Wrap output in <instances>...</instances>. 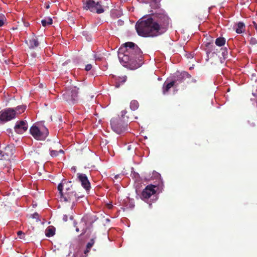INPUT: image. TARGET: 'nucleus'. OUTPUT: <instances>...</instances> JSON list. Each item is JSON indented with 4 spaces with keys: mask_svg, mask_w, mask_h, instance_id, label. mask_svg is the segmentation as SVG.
Instances as JSON below:
<instances>
[{
    "mask_svg": "<svg viewBox=\"0 0 257 257\" xmlns=\"http://www.w3.org/2000/svg\"><path fill=\"white\" fill-rule=\"evenodd\" d=\"M155 188H156V186L154 185L147 186L142 192L141 198L142 199H149L152 195L156 193Z\"/></svg>",
    "mask_w": 257,
    "mask_h": 257,
    "instance_id": "nucleus-13",
    "label": "nucleus"
},
{
    "mask_svg": "<svg viewBox=\"0 0 257 257\" xmlns=\"http://www.w3.org/2000/svg\"><path fill=\"white\" fill-rule=\"evenodd\" d=\"M127 53L134 62L139 60L142 56V51L140 48L134 43L132 42H126L123 44Z\"/></svg>",
    "mask_w": 257,
    "mask_h": 257,
    "instance_id": "nucleus-3",
    "label": "nucleus"
},
{
    "mask_svg": "<svg viewBox=\"0 0 257 257\" xmlns=\"http://www.w3.org/2000/svg\"><path fill=\"white\" fill-rule=\"evenodd\" d=\"M76 231L77 232H79V229L77 227H76Z\"/></svg>",
    "mask_w": 257,
    "mask_h": 257,
    "instance_id": "nucleus-36",
    "label": "nucleus"
},
{
    "mask_svg": "<svg viewBox=\"0 0 257 257\" xmlns=\"http://www.w3.org/2000/svg\"><path fill=\"white\" fill-rule=\"evenodd\" d=\"M53 23L52 18L49 17L45 18L41 21L42 25L43 27H46L47 25H51Z\"/></svg>",
    "mask_w": 257,
    "mask_h": 257,
    "instance_id": "nucleus-19",
    "label": "nucleus"
},
{
    "mask_svg": "<svg viewBox=\"0 0 257 257\" xmlns=\"http://www.w3.org/2000/svg\"><path fill=\"white\" fill-rule=\"evenodd\" d=\"M111 127L113 131L118 134L124 132L127 127V123L119 116L113 117L110 120Z\"/></svg>",
    "mask_w": 257,
    "mask_h": 257,
    "instance_id": "nucleus-5",
    "label": "nucleus"
},
{
    "mask_svg": "<svg viewBox=\"0 0 257 257\" xmlns=\"http://www.w3.org/2000/svg\"><path fill=\"white\" fill-rule=\"evenodd\" d=\"M192 67H190L189 69H191Z\"/></svg>",
    "mask_w": 257,
    "mask_h": 257,
    "instance_id": "nucleus-38",
    "label": "nucleus"
},
{
    "mask_svg": "<svg viewBox=\"0 0 257 257\" xmlns=\"http://www.w3.org/2000/svg\"><path fill=\"white\" fill-rule=\"evenodd\" d=\"M126 76H124L122 77V78H119V79L118 80V82H117L115 84V87L118 88L120 86V83L119 82H121L122 83H124L126 81Z\"/></svg>",
    "mask_w": 257,
    "mask_h": 257,
    "instance_id": "nucleus-22",
    "label": "nucleus"
},
{
    "mask_svg": "<svg viewBox=\"0 0 257 257\" xmlns=\"http://www.w3.org/2000/svg\"><path fill=\"white\" fill-rule=\"evenodd\" d=\"M77 178L78 181L81 183V186L86 191H89L91 189L90 183L86 174L78 173L77 174Z\"/></svg>",
    "mask_w": 257,
    "mask_h": 257,
    "instance_id": "nucleus-10",
    "label": "nucleus"
},
{
    "mask_svg": "<svg viewBox=\"0 0 257 257\" xmlns=\"http://www.w3.org/2000/svg\"><path fill=\"white\" fill-rule=\"evenodd\" d=\"M32 136L37 140H45L49 134L48 130L45 127L39 128L36 125H33L30 130Z\"/></svg>",
    "mask_w": 257,
    "mask_h": 257,
    "instance_id": "nucleus-6",
    "label": "nucleus"
},
{
    "mask_svg": "<svg viewBox=\"0 0 257 257\" xmlns=\"http://www.w3.org/2000/svg\"><path fill=\"white\" fill-rule=\"evenodd\" d=\"M126 113H127V111L126 110H123L121 111V117H123Z\"/></svg>",
    "mask_w": 257,
    "mask_h": 257,
    "instance_id": "nucleus-29",
    "label": "nucleus"
},
{
    "mask_svg": "<svg viewBox=\"0 0 257 257\" xmlns=\"http://www.w3.org/2000/svg\"><path fill=\"white\" fill-rule=\"evenodd\" d=\"M49 153H50V156L54 158V157H57L60 153L64 154V151L63 150L60 149H59V151H57V150L52 149V148H50L49 149Z\"/></svg>",
    "mask_w": 257,
    "mask_h": 257,
    "instance_id": "nucleus-18",
    "label": "nucleus"
},
{
    "mask_svg": "<svg viewBox=\"0 0 257 257\" xmlns=\"http://www.w3.org/2000/svg\"><path fill=\"white\" fill-rule=\"evenodd\" d=\"M90 249H88L87 247H86V249L84 250V253L86 254L87 253H88L90 251Z\"/></svg>",
    "mask_w": 257,
    "mask_h": 257,
    "instance_id": "nucleus-31",
    "label": "nucleus"
},
{
    "mask_svg": "<svg viewBox=\"0 0 257 257\" xmlns=\"http://www.w3.org/2000/svg\"><path fill=\"white\" fill-rule=\"evenodd\" d=\"M191 79V75L186 71L178 72L175 76L174 80L176 85H178L182 83H188Z\"/></svg>",
    "mask_w": 257,
    "mask_h": 257,
    "instance_id": "nucleus-9",
    "label": "nucleus"
},
{
    "mask_svg": "<svg viewBox=\"0 0 257 257\" xmlns=\"http://www.w3.org/2000/svg\"><path fill=\"white\" fill-rule=\"evenodd\" d=\"M14 147L12 145H8L5 148L4 152L0 151V161L3 160H9L11 157L14 151Z\"/></svg>",
    "mask_w": 257,
    "mask_h": 257,
    "instance_id": "nucleus-12",
    "label": "nucleus"
},
{
    "mask_svg": "<svg viewBox=\"0 0 257 257\" xmlns=\"http://www.w3.org/2000/svg\"><path fill=\"white\" fill-rule=\"evenodd\" d=\"M94 58H95L96 61H97V60L100 61L102 59V58L101 57L98 56L96 55H94Z\"/></svg>",
    "mask_w": 257,
    "mask_h": 257,
    "instance_id": "nucleus-28",
    "label": "nucleus"
},
{
    "mask_svg": "<svg viewBox=\"0 0 257 257\" xmlns=\"http://www.w3.org/2000/svg\"><path fill=\"white\" fill-rule=\"evenodd\" d=\"M45 8H46V9H48L50 8L49 5L45 4Z\"/></svg>",
    "mask_w": 257,
    "mask_h": 257,
    "instance_id": "nucleus-33",
    "label": "nucleus"
},
{
    "mask_svg": "<svg viewBox=\"0 0 257 257\" xmlns=\"http://www.w3.org/2000/svg\"><path fill=\"white\" fill-rule=\"evenodd\" d=\"M26 43L30 49H34L39 45V43L37 37L34 35L29 40V42L26 41Z\"/></svg>",
    "mask_w": 257,
    "mask_h": 257,
    "instance_id": "nucleus-15",
    "label": "nucleus"
},
{
    "mask_svg": "<svg viewBox=\"0 0 257 257\" xmlns=\"http://www.w3.org/2000/svg\"><path fill=\"white\" fill-rule=\"evenodd\" d=\"M139 103L138 101L136 100H133L130 103V108L132 110H135L139 108Z\"/></svg>",
    "mask_w": 257,
    "mask_h": 257,
    "instance_id": "nucleus-20",
    "label": "nucleus"
},
{
    "mask_svg": "<svg viewBox=\"0 0 257 257\" xmlns=\"http://www.w3.org/2000/svg\"><path fill=\"white\" fill-rule=\"evenodd\" d=\"M26 109V105H19L18 106L15 110H16V114L17 113H22V112H24V111Z\"/></svg>",
    "mask_w": 257,
    "mask_h": 257,
    "instance_id": "nucleus-21",
    "label": "nucleus"
},
{
    "mask_svg": "<svg viewBox=\"0 0 257 257\" xmlns=\"http://www.w3.org/2000/svg\"><path fill=\"white\" fill-rule=\"evenodd\" d=\"M161 0H152L151 8L158 10L149 17L140 19L136 24L138 34L142 37H156L166 32L169 24V18L163 10H159Z\"/></svg>",
    "mask_w": 257,
    "mask_h": 257,
    "instance_id": "nucleus-1",
    "label": "nucleus"
},
{
    "mask_svg": "<svg viewBox=\"0 0 257 257\" xmlns=\"http://www.w3.org/2000/svg\"><path fill=\"white\" fill-rule=\"evenodd\" d=\"M95 237L91 239L90 241L87 243V244L86 245V247H87L88 249H90L92 247V246L93 245V244H94V242H95Z\"/></svg>",
    "mask_w": 257,
    "mask_h": 257,
    "instance_id": "nucleus-23",
    "label": "nucleus"
},
{
    "mask_svg": "<svg viewBox=\"0 0 257 257\" xmlns=\"http://www.w3.org/2000/svg\"><path fill=\"white\" fill-rule=\"evenodd\" d=\"M32 218L37 219L39 218V214L38 213L35 212V213L32 215Z\"/></svg>",
    "mask_w": 257,
    "mask_h": 257,
    "instance_id": "nucleus-27",
    "label": "nucleus"
},
{
    "mask_svg": "<svg viewBox=\"0 0 257 257\" xmlns=\"http://www.w3.org/2000/svg\"><path fill=\"white\" fill-rule=\"evenodd\" d=\"M28 125L26 120H20L17 121L14 130L16 133L22 134L28 130Z\"/></svg>",
    "mask_w": 257,
    "mask_h": 257,
    "instance_id": "nucleus-14",
    "label": "nucleus"
},
{
    "mask_svg": "<svg viewBox=\"0 0 257 257\" xmlns=\"http://www.w3.org/2000/svg\"><path fill=\"white\" fill-rule=\"evenodd\" d=\"M6 21V19L4 16H0V27H2L4 25Z\"/></svg>",
    "mask_w": 257,
    "mask_h": 257,
    "instance_id": "nucleus-24",
    "label": "nucleus"
},
{
    "mask_svg": "<svg viewBox=\"0 0 257 257\" xmlns=\"http://www.w3.org/2000/svg\"><path fill=\"white\" fill-rule=\"evenodd\" d=\"M71 169H72V170H73V171H74V172H76V168H75V167H72V168H71Z\"/></svg>",
    "mask_w": 257,
    "mask_h": 257,
    "instance_id": "nucleus-34",
    "label": "nucleus"
},
{
    "mask_svg": "<svg viewBox=\"0 0 257 257\" xmlns=\"http://www.w3.org/2000/svg\"><path fill=\"white\" fill-rule=\"evenodd\" d=\"M17 234L21 239L24 238L25 237V233L22 231H19L17 232Z\"/></svg>",
    "mask_w": 257,
    "mask_h": 257,
    "instance_id": "nucleus-25",
    "label": "nucleus"
},
{
    "mask_svg": "<svg viewBox=\"0 0 257 257\" xmlns=\"http://www.w3.org/2000/svg\"><path fill=\"white\" fill-rule=\"evenodd\" d=\"M63 181L66 183L65 192L64 193L63 192V183H60L58 186V190L59 191L61 198L63 199L65 202H72L73 205L75 202L77 201L79 198L82 197V196L79 195L76 193L72 187L71 181Z\"/></svg>",
    "mask_w": 257,
    "mask_h": 257,
    "instance_id": "nucleus-2",
    "label": "nucleus"
},
{
    "mask_svg": "<svg viewBox=\"0 0 257 257\" xmlns=\"http://www.w3.org/2000/svg\"><path fill=\"white\" fill-rule=\"evenodd\" d=\"M118 177H119V175H115V177H114V178H115V179H117V178H118Z\"/></svg>",
    "mask_w": 257,
    "mask_h": 257,
    "instance_id": "nucleus-35",
    "label": "nucleus"
},
{
    "mask_svg": "<svg viewBox=\"0 0 257 257\" xmlns=\"http://www.w3.org/2000/svg\"><path fill=\"white\" fill-rule=\"evenodd\" d=\"M118 55L120 62L123 66L131 65L134 62L129 54L127 53L126 50L124 51V53L119 52Z\"/></svg>",
    "mask_w": 257,
    "mask_h": 257,
    "instance_id": "nucleus-11",
    "label": "nucleus"
},
{
    "mask_svg": "<svg viewBox=\"0 0 257 257\" xmlns=\"http://www.w3.org/2000/svg\"><path fill=\"white\" fill-rule=\"evenodd\" d=\"M70 218L71 219H73V217H72V216H71L70 217Z\"/></svg>",
    "mask_w": 257,
    "mask_h": 257,
    "instance_id": "nucleus-37",
    "label": "nucleus"
},
{
    "mask_svg": "<svg viewBox=\"0 0 257 257\" xmlns=\"http://www.w3.org/2000/svg\"><path fill=\"white\" fill-rule=\"evenodd\" d=\"M78 90L76 87L67 90L62 95L63 100L70 105L76 103L78 100Z\"/></svg>",
    "mask_w": 257,
    "mask_h": 257,
    "instance_id": "nucleus-4",
    "label": "nucleus"
},
{
    "mask_svg": "<svg viewBox=\"0 0 257 257\" xmlns=\"http://www.w3.org/2000/svg\"><path fill=\"white\" fill-rule=\"evenodd\" d=\"M83 8L86 10H89L91 12L101 14L104 10L99 2L96 3L93 0H86L84 2Z\"/></svg>",
    "mask_w": 257,
    "mask_h": 257,
    "instance_id": "nucleus-7",
    "label": "nucleus"
},
{
    "mask_svg": "<svg viewBox=\"0 0 257 257\" xmlns=\"http://www.w3.org/2000/svg\"><path fill=\"white\" fill-rule=\"evenodd\" d=\"M92 66L91 64H87L85 66V70L87 71H88L92 69Z\"/></svg>",
    "mask_w": 257,
    "mask_h": 257,
    "instance_id": "nucleus-26",
    "label": "nucleus"
},
{
    "mask_svg": "<svg viewBox=\"0 0 257 257\" xmlns=\"http://www.w3.org/2000/svg\"><path fill=\"white\" fill-rule=\"evenodd\" d=\"M16 117V110L13 108H7L0 111V124L10 121Z\"/></svg>",
    "mask_w": 257,
    "mask_h": 257,
    "instance_id": "nucleus-8",
    "label": "nucleus"
},
{
    "mask_svg": "<svg viewBox=\"0 0 257 257\" xmlns=\"http://www.w3.org/2000/svg\"><path fill=\"white\" fill-rule=\"evenodd\" d=\"M55 228L52 226H50L45 230V235L47 237L53 236L55 234Z\"/></svg>",
    "mask_w": 257,
    "mask_h": 257,
    "instance_id": "nucleus-17",
    "label": "nucleus"
},
{
    "mask_svg": "<svg viewBox=\"0 0 257 257\" xmlns=\"http://www.w3.org/2000/svg\"><path fill=\"white\" fill-rule=\"evenodd\" d=\"M174 85H176L175 82L172 81L167 84H164L163 87V93L164 94H166Z\"/></svg>",
    "mask_w": 257,
    "mask_h": 257,
    "instance_id": "nucleus-16",
    "label": "nucleus"
},
{
    "mask_svg": "<svg viewBox=\"0 0 257 257\" xmlns=\"http://www.w3.org/2000/svg\"><path fill=\"white\" fill-rule=\"evenodd\" d=\"M63 220L65 222L68 220V216L67 215H64L63 216Z\"/></svg>",
    "mask_w": 257,
    "mask_h": 257,
    "instance_id": "nucleus-30",
    "label": "nucleus"
},
{
    "mask_svg": "<svg viewBox=\"0 0 257 257\" xmlns=\"http://www.w3.org/2000/svg\"><path fill=\"white\" fill-rule=\"evenodd\" d=\"M140 3H146V0H138Z\"/></svg>",
    "mask_w": 257,
    "mask_h": 257,
    "instance_id": "nucleus-32",
    "label": "nucleus"
}]
</instances>
